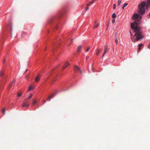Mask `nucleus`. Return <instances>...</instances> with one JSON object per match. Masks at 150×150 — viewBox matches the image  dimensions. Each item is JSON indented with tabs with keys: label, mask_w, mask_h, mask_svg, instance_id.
<instances>
[{
	"label": "nucleus",
	"mask_w": 150,
	"mask_h": 150,
	"mask_svg": "<svg viewBox=\"0 0 150 150\" xmlns=\"http://www.w3.org/2000/svg\"><path fill=\"white\" fill-rule=\"evenodd\" d=\"M109 50V49L108 47V46L106 45L105 46V47L104 49V54H106L107 53V52H108Z\"/></svg>",
	"instance_id": "20e7f679"
},
{
	"label": "nucleus",
	"mask_w": 150,
	"mask_h": 150,
	"mask_svg": "<svg viewBox=\"0 0 150 150\" xmlns=\"http://www.w3.org/2000/svg\"><path fill=\"white\" fill-rule=\"evenodd\" d=\"M128 5V4L127 3H125L124 5H123V7H122V8L123 9H124V8L125 7H126V6H127Z\"/></svg>",
	"instance_id": "f3484780"
},
{
	"label": "nucleus",
	"mask_w": 150,
	"mask_h": 150,
	"mask_svg": "<svg viewBox=\"0 0 150 150\" xmlns=\"http://www.w3.org/2000/svg\"><path fill=\"white\" fill-rule=\"evenodd\" d=\"M105 54H104V53H103V54L101 57L102 58H103V57L104 56Z\"/></svg>",
	"instance_id": "c85d7f7f"
},
{
	"label": "nucleus",
	"mask_w": 150,
	"mask_h": 150,
	"mask_svg": "<svg viewBox=\"0 0 150 150\" xmlns=\"http://www.w3.org/2000/svg\"><path fill=\"white\" fill-rule=\"evenodd\" d=\"M29 105V104L27 103V101H25V103H23V105H22V107H28Z\"/></svg>",
	"instance_id": "39448f33"
},
{
	"label": "nucleus",
	"mask_w": 150,
	"mask_h": 150,
	"mask_svg": "<svg viewBox=\"0 0 150 150\" xmlns=\"http://www.w3.org/2000/svg\"><path fill=\"white\" fill-rule=\"evenodd\" d=\"M96 23H97V21H95V24H96Z\"/></svg>",
	"instance_id": "72a5a7b5"
},
{
	"label": "nucleus",
	"mask_w": 150,
	"mask_h": 150,
	"mask_svg": "<svg viewBox=\"0 0 150 150\" xmlns=\"http://www.w3.org/2000/svg\"><path fill=\"white\" fill-rule=\"evenodd\" d=\"M35 88V87H34L30 86L29 87V88L28 90V91H30L31 90H32V89H34Z\"/></svg>",
	"instance_id": "6e6552de"
},
{
	"label": "nucleus",
	"mask_w": 150,
	"mask_h": 150,
	"mask_svg": "<svg viewBox=\"0 0 150 150\" xmlns=\"http://www.w3.org/2000/svg\"><path fill=\"white\" fill-rule=\"evenodd\" d=\"M5 59H4V60L3 61V63L5 62Z\"/></svg>",
	"instance_id": "f704fd0d"
},
{
	"label": "nucleus",
	"mask_w": 150,
	"mask_h": 150,
	"mask_svg": "<svg viewBox=\"0 0 150 150\" xmlns=\"http://www.w3.org/2000/svg\"><path fill=\"white\" fill-rule=\"evenodd\" d=\"M13 83V82H12L9 85V86H8V88H10L11 87V86L12 85V83Z\"/></svg>",
	"instance_id": "a878e982"
},
{
	"label": "nucleus",
	"mask_w": 150,
	"mask_h": 150,
	"mask_svg": "<svg viewBox=\"0 0 150 150\" xmlns=\"http://www.w3.org/2000/svg\"><path fill=\"white\" fill-rule=\"evenodd\" d=\"M138 47H139L138 48V52H139L140 50L141 49V44H139L138 45Z\"/></svg>",
	"instance_id": "6ab92c4d"
},
{
	"label": "nucleus",
	"mask_w": 150,
	"mask_h": 150,
	"mask_svg": "<svg viewBox=\"0 0 150 150\" xmlns=\"http://www.w3.org/2000/svg\"><path fill=\"white\" fill-rule=\"evenodd\" d=\"M97 51L96 52V54L97 55H98L99 54L100 52L101 51V50L100 49H97Z\"/></svg>",
	"instance_id": "9d476101"
},
{
	"label": "nucleus",
	"mask_w": 150,
	"mask_h": 150,
	"mask_svg": "<svg viewBox=\"0 0 150 150\" xmlns=\"http://www.w3.org/2000/svg\"><path fill=\"white\" fill-rule=\"evenodd\" d=\"M91 47L90 46H88L87 49L86 50V52H87L90 49Z\"/></svg>",
	"instance_id": "5701e85b"
},
{
	"label": "nucleus",
	"mask_w": 150,
	"mask_h": 150,
	"mask_svg": "<svg viewBox=\"0 0 150 150\" xmlns=\"http://www.w3.org/2000/svg\"><path fill=\"white\" fill-rule=\"evenodd\" d=\"M88 58H89V57H86V58L87 59H88Z\"/></svg>",
	"instance_id": "c9c22d12"
},
{
	"label": "nucleus",
	"mask_w": 150,
	"mask_h": 150,
	"mask_svg": "<svg viewBox=\"0 0 150 150\" xmlns=\"http://www.w3.org/2000/svg\"><path fill=\"white\" fill-rule=\"evenodd\" d=\"M141 47H142V44H141Z\"/></svg>",
	"instance_id": "4c0bfd02"
},
{
	"label": "nucleus",
	"mask_w": 150,
	"mask_h": 150,
	"mask_svg": "<svg viewBox=\"0 0 150 150\" xmlns=\"http://www.w3.org/2000/svg\"><path fill=\"white\" fill-rule=\"evenodd\" d=\"M69 64V63L68 62H67L66 63L64 66L63 69H64L66 68L67 67L68 65Z\"/></svg>",
	"instance_id": "0eeeda50"
},
{
	"label": "nucleus",
	"mask_w": 150,
	"mask_h": 150,
	"mask_svg": "<svg viewBox=\"0 0 150 150\" xmlns=\"http://www.w3.org/2000/svg\"><path fill=\"white\" fill-rule=\"evenodd\" d=\"M93 2H94V1H93V0L91 1L89 3H88L87 4L88 6L90 4H93Z\"/></svg>",
	"instance_id": "f8f14e48"
},
{
	"label": "nucleus",
	"mask_w": 150,
	"mask_h": 150,
	"mask_svg": "<svg viewBox=\"0 0 150 150\" xmlns=\"http://www.w3.org/2000/svg\"><path fill=\"white\" fill-rule=\"evenodd\" d=\"M116 16L115 13H113L112 15V17L113 19H115L116 18Z\"/></svg>",
	"instance_id": "4468645a"
},
{
	"label": "nucleus",
	"mask_w": 150,
	"mask_h": 150,
	"mask_svg": "<svg viewBox=\"0 0 150 150\" xmlns=\"http://www.w3.org/2000/svg\"><path fill=\"white\" fill-rule=\"evenodd\" d=\"M6 110V109L5 108H3L2 110V112H3V114H4V115L5 114Z\"/></svg>",
	"instance_id": "9b49d317"
},
{
	"label": "nucleus",
	"mask_w": 150,
	"mask_h": 150,
	"mask_svg": "<svg viewBox=\"0 0 150 150\" xmlns=\"http://www.w3.org/2000/svg\"><path fill=\"white\" fill-rule=\"evenodd\" d=\"M149 6H150V0H147V1L141 2V15L144 14L145 11V7L146 9H148Z\"/></svg>",
	"instance_id": "f03ea898"
},
{
	"label": "nucleus",
	"mask_w": 150,
	"mask_h": 150,
	"mask_svg": "<svg viewBox=\"0 0 150 150\" xmlns=\"http://www.w3.org/2000/svg\"><path fill=\"white\" fill-rule=\"evenodd\" d=\"M99 25V23H97V24H95L94 25V28H97Z\"/></svg>",
	"instance_id": "dca6fc26"
},
{
	"label": "nucleus",
	"mask_w": 150,
	"mask_h": 150,
	"mask_svg": "<svg viewBox=\"0 0 150 150\" xmlns=\"http://www.w3.org/2000/svg\"><path fill=\"white\" fill-rule=\"evenodd\" d=\"M115 19H113L112 21V23H114L115 22Z\"/></svg>",
	"instance_id": "cd10ccee"
},
{
	"label": "nucleus",
	"mask_w": 150,
	"mask_h": 150,
	"mask_svg": "<svg viewBox=\"0 0 150 150\" xmlns=\"http://www.w3.org/2000/svg\"><path fill=\"white\" fill-rule=\"evenodd\" d=\"M148 47L150 49V43L148 45Z\"/></svg>",
	"instance_id": "2f4dec72"
},
{
	"label": "nucleus",
	"mask_w": 150,
	"mask_h": 150,
	"mask_svg": "<svg viewBox=\"0 0 150 150\" xmlns=\"http://www.w3.org/2000/svg\"><path fill=\"white\" fill-rule=\"evenodd\" d=\"M89 9V8L88 7V6H87V7L86 9L85 10V11H86L87 10H88Z\"/></svg>",
	"instance_id": "c756f323"
},
{
	"label": "nucleus",
	"mask_w": 150,
	"mask_h": 150,
	"mask_svg": "<svg viewBox=\"0 0 150 150\" xmlns=\"http://www.w3.org/2000/svg\"><path fill=\"white\" fill-rule=\"evenodd\" d=\"M116 4H114L113 5V9H115L116 8Z\"/></svg>",
	"instance_id": "bb28decb"
},
{
	"label": "nucleus",
	"mask_w": 150,
	"mask_h": 150,
	"mask_svg": "<svg viewBox=\"0 0 150 150\" xmlns=\"http://www.w3.org/2000/svg\"><path fill=\"white\" fill-rule=\"evenodd\" d=\"M82 14H84V13H82Z\"/></svg>",
	"instance_id": "e433bc0d"
},
{
	"label": "nucleus",
	"mask_w": 150,
	"mask_h": 150,
	"mask_svg": "<svg viewBox=\"0 0 150 150\" xmlns=\"http://www.w3.org/2000/svg\"><path fill=\"white\" fill-rule=\"evenodd\" d=\"M73 40V39H71L70 42H69V43L68 45V47L69 46L72 44Z\"/></svg>",
	"instance_id": "2eb2a0df"
},
{
	"label": "nucleus",
	"mask_w": 150,
	"mask_h": 150,
	"mask_svg": "<svg viewBox=\"0 0 150 150\" xmlns=\"http://www.w3.org/2000/svg\"><path fill=\"white\" fill-rule=\"evenodd\" d=\"M33 96V94L32 93H30L29 96L27 98L28 100H29Z\"/></svg>",
	"instance_id": "ddd939ff"
},
{
	"label": "nucleus",
	"mask_w": 150,
	"mask_h": 150,
	"mask_svg": "<svg viewBox=\"0 0 150 150\" xmlns=\"http://www.w3.org/2000/svg\"><path fill=\"white\" fill-rule=\"evenodd\" d=\"M82 47L81 46H79L78 47L77 52L80 53L81 52Z\"/></svg>",
	"instance_id": "423d86ee"
},
{
	"label": "nucleus",
	"mask_w": 150,
	"mask_h": 150,
	"mask_svg": "<svg viewBox=\"0 0 150 150\" xmlns=\"http://www.w3.org/2000/svg\"><path fill=\"white\" fill-rule=\"evenodd\" d=\"M40 79L39 78V77L38 76L36 77L35 79V82H38L39 81Z\"/></svg>",
	"instance_id": "1a4fd4ad"
},
{
	"label": "nucleus",
	"mask_w": 150,
	"mask_h": 150,
	"mask_svg": "<svg viewBox=\"0 0 150 150\" xmlns=\"http://www.w3.org/2000/svg\"><path fill=\"white\" fill-rule=\"evenodd\" d=\"M4 74V73L3 71H1L0 72V76H3Z\"/></svg>",
	"instance_id": "b1692460"
},
{
	"label": "nucleus",
	"mask_w": 150,
	"mask_h": 150,
	"mask_svg": "<svg viewBox=\"0 0 150 150\" xmlns=\"http://www.w3.org/2000/svg\"><path fill=\"white\" fill-rule=\"evenodd\" d=\"M46 102V100H44L43 101V103H45Z\"/></svg>",
	"instance_id": "473e14b6"
},
{
	"label": "nucleus",
	"mask_w": 150,
	"mask_h": 150,
	"mask_svg": "<svg viewBox=\"0 0 150 150\" xmlns=\"http://www.w3.org/2000/svg\"><path fill=\"white\" fill-rule=\"evenodd\" d=\"M74 69L75 71H79L81 73H82L81 71L78 66H74Z\"/></svg>",
	"instance_id": "7ed1b4c3"
},
{
	"label": "nucleus",
	"mask_w": 150,
	"mask_h": 150,
	"mask_svg": "<svg viewBox=\"0 0 150 150\" xmlns=\"http://www.w3.org/2000/svg\"><path fill=\"white\" fill-rule=\"evenodd\" d=\"M121 0H118L117 2V5L118 6H120V3H121Z\"/></svg>",
	"instance_id": "aec40b11"
},
{
	"label": "nucleus",
	"mask_w": 150,
	"mask_h": 150,
	"mask_svg": "<svg viewBox=\"0 0 150 150\" xmlns=\"http://www.w3.org/2000/svg\"><path fill=\"white\" fill-rule=\"evenodd\" d=\"M22 94V93H19L17 95L18 97H21V96Z\"/></svg>",
	"instance_id": "4be33fe9"
},
{
	"label": "nucleus",
	"mask_w": 150,
	"mask_h": 150,
	"mask_svg": "<svg viewBox=\"0 0 150 150\" xmlns=\"http://www.w3.org/2000/svg\"><path fill=\"white\" fill-rule=\"evenodd\" d=\"M53 95H51V96H50V97H49L48 98H47V100H48L49 99H51L52 98V97H53Z\"/></svg>",
	"instance_id": "393cba45"
},
{
	"label": "nucleus",
	"mask_w": 150,
	"mask_h": 150,
	"mask_svg": "<svg viewBox=\"0 0 150 150\" xmlns=\"http://www.w3.org/2000/svg\"><path fill=\"white\" fill-rule=\"evenodd\" d=\"M115 42L116 44L117 45V42H118V40H117V37H115Z\"/></svg>",
	"instance_id": "412c9836"
},
{
	"label": "nucleus",
	"mask_w": 150,
	"mask_h": 150,
	"mask_svg": "<svg viewBox=\"0 0 150 150\" xmlns=\"http://www.w3.org/2000/svg\"><path fill=\"white\" fill-rule=\"evenodd\" d=\"M138 13L139 14L137 13H135L132 17V19L136 21L133 23H131V27L135 33L134 35L136 38V39H134V38L133 36H132V33L130 32L131 35V40L134 42H136L137 41L141 39V31L139 25L141 20V15H140L141 14V4H139V6Z\"/></svg>",
	"instance_id": "f257e3e1"
},
{
	"label": "nucleus",
	"mask_w": 150,
	"mask_h": 150,
	"mask_svg": "<svg viewBox=\"0 0 150 150\" xmlns=\"http://www.w3.org/2000/svg\"><path fill=\"white\" fill-rule=\"evenodd\" d=\"M36 103V100L35 99H34L33 100L32 104L35 105Z\"/></svg>",
	"instance_id": "a211bd4d"
},
{
	"label": "nucleus",
	"mask_w": 150,
	"mask_h": 150,
	"mask_svg": "<svg viewBox=\"0 0 150 150\" xmlns=\"http://www.w3.org/2000/svg\"><path fill=\"white\" fill-rule=\"evenodd\" d=\"M144 37V36L141 35V39L143 38Z\"/></svg>",
	"instance_id": "7c9ffc66"
}]
</instances>
